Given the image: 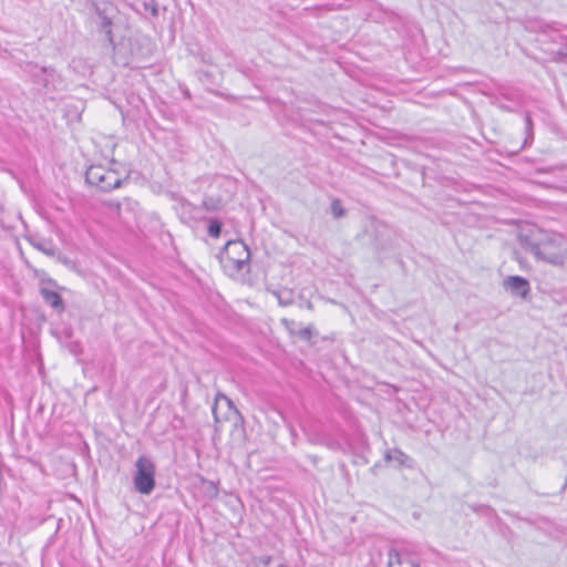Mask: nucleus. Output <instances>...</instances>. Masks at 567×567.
I'll return each mask as SVG.
<instances>
[{
	"label": "nucleus",
	"instance_id": "obj_12",
	"mask_svg": "<svg viewBox=\"0 0 567 567\" xmlns=\"http://www.w3.org/2000/svg\"><path fill=\"white\" fill-rule=\"evenodd\" d=\"M221 230V224L217 219H212L208 225V234L212 237H219Z\"/></svg>",
	"mask_w": 567,
	"mask_h": 567
},
{
	"label": "nucleus",
	"instance_id": "obj_16",
	"mask_svg": "<svg viewBox=\"0 0 567 567\" xmlns=\"http://www.w3.org/2000/svg\"><path fill=\"white\" fill-rule=\"evenodd\" d=\"M401 567H419V565L414 561V559H412V557H409L404 560V564Z\"/></svg>",
	"mask_w": 567,
	"mask_h": 567
},
{
	"label": "nucleus",
	"instance_id": "obj_1",
	"mask_svg": "<svg viewBox=\"0 0 567 567\" xmlns=\"http://www.w3.org/2000/svg\"><path fill=\"white\" fill-rule=\"evenodd\" d=\"M527 245L537 259L553 266H561L567 260V239L560 234L537 230Z\"/></svg>",
	"mask_w": 567,
	"mask_h": 567
},
{
	"label": "nucleus",
	"instance_id": "obj_3",
	"mask_svg": "<svg viewBox=\"0 0 567 567\" xmlns=\"http://www.w3.org/2000/svg\"><path fill=\"white\" fill-rule=\"evenodd\" d=\"M125 176V171L120 172L113 167L92 165L87 168L85 178L89 184L96 188L109 192L118 187Z\"/></svg>",
	"mask_w": 567,
	"mask_h": 567
},
{
	"label": "nucleus",
	"instance_id": "obj_10",
	"mask_svg": "<svg viewBox=\"0 0 567 567\" xmlns=\"http://www.w3.org/2000/svg\"><path fill=\"white\" fill-rule=\"evenodd\" d=\"M249 567H285L282 564L275 563L271 557H260L252 560Z\"/></svg>",
	"mask_w": 567,
	"mask_h": 567
},
{
	"label": "nucleus",
	"instance_id": "obj_11",
	"mask_svg": "<svg viewBox=\"0 0 567 567\" xmlns=\"http://www.w3.org/2000/svg\"><path fill=\"white\" fill-rule=\"evenodd\" d=\"M274 296L277 298L280 306H289L292 303V296L288 291H274Z\"/></svg>",
	"mask_w": 567,
	"mask_h": 567
},
{
	"label": "nucleus",
	"instance_id": "obj_7",
	"mask_svg": "<svg viewBox=\"0 0 567 567\" xmlns=\"http://www.w3.org/2000/svg\"><path fill=\"white\" fill-rule=\"evenodd\" d=\"M40 292L47 303H49L52 308L58 309L59 311H63V301L58 292L44 287L41 288Z\"/></svg>",
	"mask_w": 567,
	"mask_h": 567
},
{
	"label": "nucleus",
	"instance_id": "obj_14",
	"mask_svg": "<svg viewBox=\"0 0 567 567\" xmlns=\"http://www.w3.org/2000/svg\"><path fill=\"white\" fill-rule=\"evenodd\" d=\"M331 210H332L333 216L337 217V218L343 216V213H344L343 208L341 206V203L338 199L332 202Z\"/></svg>",
	"mask_w": 567,
	"mask_h": 567
},
{
	"label": "nucleus",
	"instance_id": "obj_2",
	"mask_svg": "<svg viewBox=\"0 0 567 567\" xmlns=\"http://www.w3.org/2000/svg\"><path fill=\"white\" fill-rule=\"evenodd\" d=\"M224 272L234 278H244L250 270V251L241 240H229L219 255Z\"/></svg>",
	"mask_w": 567,
	"mask_h": 567
},
{
	"label": "nucleus",
	"instance_id": "obj_4",
	"mask_svg": "<svg viewBox=\"0 0 567 567\" xmlns=\"http://www.w3.org/2000/svg\"><path fill=\"white\" fill-rule=\"evenodd\" d=\"M135 465L136 474L134 476V485L140 493L147 495L155 486V466L146 456L138 457Z\"/></svg>",
	"mask_w": 567,
	"mask_h": 567
},
{
	"label": "nucleus",
	"instance_id": "obj_6",
	"mask_svg": "<svg viewBox=\"0 0 567 567\" xmlns=\"http://www.w3.org/2000/svg\"><path fill=\"white\" fill-rule=\"evenodd\" d=\"M385 460L398 467H413V460L400 450H390L385 453Z\"/></svg>",
	"mask_w": 567,
	"mask_h": 567
},
{
	"label": "nucleus",
	"instance_id": "obj_15",
	"mask_svg": "<svg viewBox=\"0 0 567 567\" xmlns=\"http://www.w3.org/2000/svg\"><path fill=\"white\" fill-rule=\"evenodd\" d=\"M299 334H300V337H301V338H303V339H310V337H311V329H310L309 327H308V328H305V329H301V330L299 331Z\"/></svg>",
	"mask_w": 567,
	"mask_h": 567
},
{
	"label": "nucleus",
	"instance_id": "obj_8",
	"mask_svg": "<svg viewBox=\"0 0 567 567\" xmlns=\"http://www.w3.org/2000/svg\"><path fill=\"white\" fill-rule=\"evenodd\" d=\"M30 243L35 249L40 250L41 252H43L47 256L53 257L56 255V251H58L56 247L54 246V244L51 240L31 239Z\"/></svg>",
	"mask_w": 567,
	"mask_h": 567
},
{
	"label": "nucleus",
	"instance_id": "obj_9",
	"mask_svg": "<svg viewBox=\"0 0 567 567\" xmlns=\"http://www.w3.org/2000/svg\"><path fill=\"white\" fill-rule=\"evenodd\" d=\"M409 557L408 554H401L399 550L391 548L388 553V567H401Z\"/></svg>",
	"mask_w": 567,
	"mask_h": 567
},
{
	"label": "nucleus",
	"instance_id": "obj_13",
	"mask_svg": "<svg viewBox=\"0 0 567 567\" xmlns=\"http://www.w3.org/2000/svg\"><path fill=\"white\" fill-rule=\"evenodd\" d=\"M221 400H223V401H225L229 408H233V402H231V400H230V399H228V398H227L226 395H224V394H217V396H216V403H218V402H219V401H221ZM216 405H217V404H215V405H214V408H213V414H214V416H215V420L218 422V421H219V419H218V415H217V408H216Z\"/></svg>",
	"mask_w": 567,
	"mask_h": 567
},
{
	"label": "nucleus",
	"instance_id": "obj_5",
	"mask_svg": "<svg viewBox=\"0 0 567 567\" xmlns=\"http://www.w3.org/2000/svg\"><path fill=\"white\" fill-rule=\"evenodd\" d=\"M504 288L509 291L513 296H517L520 298H525L529 292V284L528 281L519 276H509L504 282Z\"/></svg>",
	"mask_w": 567,
	"mask_h": 567
}]
</instances>
